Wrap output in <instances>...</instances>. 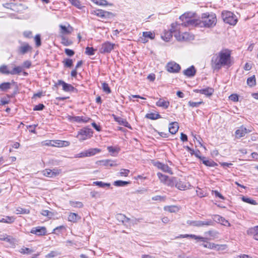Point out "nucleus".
I'll list each match as a JSON object with an SVG mask.
<instances>
[{"instance_id": "obj_1", "label": "nucleus", "mask_w": 258, "mask_h": 258, "mask_svg": "<svg viewBox=\"0 0 258 258\" xmlns=\"http://www.w3.org/2000/svg\"><path fill=\"white\" fill-rule=\"evenodd\" d=\"M231 64V53L227 50L214 54L211 58V66L214 71H219L222 68H229Z\"/></svg>"}, {"instance_id": "obj_2", "label": "nucleus", "mask_w": 258, "mask_h": 258, "mask_svg": "<svg viewBox=\"0 0 258 258\" xmlns=\"http://www.w3.org/2000/svg\"><path fill=\"white\" fill-rule=\"evenodd\" d=\"M217 18L215 14H209L208 13H204L202 15V20H201V27H211L215 26L216 24Z\"/></svg>"}, {"instance_id": "obj_3", "label": "nucleus", "mask_w": 258, "mask_h": 258, "mask_svg": "<svg viewBox=\"0 0 258 258\" xmlns=\"http://www.w3.org/2000/svg\"><path fill=\"white\" fill-rule=\"evenodd\" d=\"M222 17L225 23L231 25H235L237 22L236 16L230 11L222 12Z\"/></svg>"}, {"instance_id": "obj_4", "label": "nucleus", "mask_w": 258, "mask_h": 258, "mask_svg": "<svg viewBox=\"0 0 258 258\" xmlns=\"http://www.w3.org/2000/svg\"><path fill=\"white\" fill-rule=\"evenodd\" d=\"M186 223L188 225L194 227L214 226V222L211 219H208L205 221L188 220Z\"/></svg>"}, {"instance_id": "obj_5", "label": "nucleus", "mask_w": 258, "mask_h": 258, "mask_svg": "<svg viewBox=\"0 0 258 258\" xmlns=\"http://www.w3.org/2000/svg\"><path fill=\"white\" fill-rule=\"evenodd\" d=\"M93 132L91 128L85 127L78 132L77 138L80 141H83L92 136Z\"/></svg>"}, {"instance_id": "obj_6", "label": "nucleus", "mask_w": 258, "mask_h": 258, "mask_svg": "<svg viewBox=\"0 0 258 258\" xmlns=\"http://www.w3.org/2000/svg\"><path fill=\"white\" fill-rule=\"evenodd\" d=\"M165 68L167 72L173 74L179 73L181 70L180 65L173 61L168 62Z\"/></svg>"}, {"instance_id": "obj_7", "label": "nucleus", "mask_w": 258, "mask_h": 258, "mask_svg": "<svg viewBox=\"0 0 258 258\" xmlns=\"http://www.w3.org/2000/svg\"><path fill=\"white\" fill-rule=\"evenodd\" d=\"M58 85H61L62 90L65 92H74L77 90V89L71 84H68L61 80H58L54 86L56 87Z\"/></svg>"}, {"instance_id": "obj_8", "label": "nucleus", "mask_w": 258, "mask_h": 258, "mask_svg": "<svg viewBox=\"0 0 258 258\" xmlns=\"http://www.w3.org/2000/svg\"><path fill=\"white\" fill-rule=\"evenodd\" d=\"M115 46V44L106 41L102 44L99 51L101 53H110L114 49Z\"/></svg>"}, {"instance_id": "obj_9", "label": "nucleus", "mask_w": 258, "mask_h": 258, "mask_svg": "<svg viewBox=\"0 0 258 258\" xmlns=\"http://www.w3.org/2000/svg\"><path fill=\"white\" fill-rule=\"evenodd\" d=\"M43 175L48 177H54L60 173V170L54 168L52 170L50 169H45L42 171Z\"/></svg>"}, {"instance_id": "obj_10", "label": "nucleus", "mask_w": 258, "mask_h": 258, "mask_svg": "<svg viewBox=\"0 0 258 258\" xmlns=\"http://www.w3.org/2000/svg\"><path fill=\"white\" fill-rule=\"evenodd\" d=\"M212 221L215 223H220L221 224L225 226H230L231 224L229 222V221L226 220L224 217L218 215H213V218Z\"/></svg>"}, {"instance_id": "obj_11", "label": "nucleus", "mask_w": 258, "mask_h": 258, "mask_svg": "<svg viewBox=\"0 0 258 258\" xmlns=\"http://www.w3.org/2000/svg\"><path fill=\"white\" fill-rule=\"evenodd\" d=\"M182 25L185 27L199 26L201 27V20L195 18L189 19L182 23Z\"/></svg>"}, {"instance_id": "obj_12", "label": "nucleus", "mask_w": 258, "mask_h": 258, "mask_svg": "<svg viewBox=\"0 0 258 258\" xmlns=\"http://www.w3.org/2000/svg\"><path fill=\"white\" fill-rule=\"evenodd\" d=\"M30 233L38 236H42L46 234L47 231L45 227L38 226L33 227L31 230Z\"/></svg>"}, {"instance_id": "obj_13", "label": "nucleus", "mask_w": 258, "mask_h": 258, "mask_svg": "<svg viewBox=\"0 0 258 258\" xmlns=\"http://www.w3.org/2000/svg\"><path fill=\"white\" fill-rule=\"evenodd\" d=\"M154 165L157 167L158 169L162 170L165 172L168 173L170 174H172L173 173L170 168L166 164H164L160 162H156L154 163Z\"/></svg>"}, {"instance_id": "obj_14", "label": "nucleus", "mask_w": 258, "mask_h": 258, "mask_svg": "<svg viewBox=\"0 0 258 258\" xmlns=\"http://www.w3.org/2000/svg\"><path fill=\"white\" fill-rule=\"evenodd\" d=\"M96 164L97 165H102L106 167H113V166H116L117 164L115 163V161L109 160V159H106V160H99L96 162Z\"/></svg>"}, {"instance_id": "obj_15", "label": "nucleus", "mask_w": 258, "mask_h": 258, "mask_svg": "<svg viewBox=\"0 0 258 258\" xmlns=\"http://www.w3.org/2000/svg\"><path fill=\"white\" fill-rule=\"evenodd\" d=\"M251 131L247 129L243 126H241L239 129L235 132V135L237 138H240L244 137L245 134L250 133Z\"/></svg>"}, {"instance_id": "obj_16", "label": "nucleus", "mask_w": 258, "mask_h": 258, "mask_svg": "<svg viewBox=\"0 0 258 258\" xmlns=\"http://www.w3.org/2000/svg\"><path fill=\"white\" fill-rule=\"evenodd\" d=\"M194 91L196 93L204 94L207 96H210L213 94L214 89L212 88L208 87L203 89H197Z\"/></svg>"}, {"instance_id": "obj_17", "label": "nucleus", "mask_w": 258, "mask_h": 258, "mask_svg": "<svg viewBox=\"0 0 258 258\" xmlns=\"http://www.w3.org/2000/svg\"><path fill=\"white\" fill-rule=\"evenodd\" d=\"M196 73V70L194 66H190L189 68L185 70L183 72V74L188 77H192L195 75Z\"/></svg>"}, {"instance_id": "obj_18", "label": "nucleus", "mask_w": 258, "mask_h": 258, "mask_svg": "<svg viewBox=\"0 0 258 258\" xmlns=\"http://www.w3.org/2000/svg\"><path fill=\"white\" fill-rule=\"evenodd\" d=\"M114 120L117 122L119 124L122 125L129 128H131V126L128 122L126 120L120 117L116 116L113 115Z\"/></svg>"}, {"instance_id": "obj_19", "label": "nucleus", "mask_w": 258, "mask_h": 258, "mask_svg": "<svg viewBox=\"0 0 258 258\" xmlns=\"http://www.w3.org/2000/svg\"><path fill=\"white\" fill-rule=\"evenodd\" d=\"M71 120L77 122H87L90 118L88 117L83 116H70Z\"/></svg>"}, {"instance_id": "obj_20", "label": "nucleus", "mask_w": 258, "mask_h": 258, "mask_svg": "<svg viewBox=\"0 0 258 258\" xmlns=\"http://www.w3.org/2000/svg\"><path fill=\"white\" fill-rule=\"evenodd\" d=\"M115 217L118 221L121 222L124 225L131 221L130 218L126 217L124 215L122 214H116Z\"/></svg>"}, {"instance_id": "obj_21", "label": "nucleus", "mask_w": 258, "mask_h": 258, "mask_svg": "<svg viewBox=\"0 0 258 258\" xmlns=\"http://www.w3.org/2000/svg\"><path fill=\"white\" fill-rule=\"evenodd\" d=\"M156 105L164 109H167L169 107L170 103L168 101H166L163 98H160L156 103Z\"/></svg>"}, {"instance_id": "obj_22", "label": "nucleus", "mask_w": 258, "mask_h": 258, "mask_svg": "<svg viewBox=\"0 0 258 258\" xmlns=\"http://www.w3.org/2000/svg\"><path fill=\"white\" fill-rule=\"evenodd\" d=\"M179 126L177 122H173L169 124V132L171 134H175L178 131Z\"/></svg>"}, {"instance_id": "obj_23", "label": "nucleus", "mask_w": 258, "mask_h": 258, "mask_svg": "<svg viewBox=\"0 0 258 258\" xmlns=\"http://www.w3.org/2000/svg\"><path fill=\"white\" fill-rule=\"evenodd\" d=\"M201 161H202L203 163L207 166L215 167L218 165V164L213 160L212 159H207L205 157H202Z\"/></svg>"}, {"instance_id": "obj_24", "label": "nucleus", "mask_w": 258, "mask_h": 258, "mask_svg": "<svg viewBox=\"0 0 258 258\" xmlns=\"http://www.w3.org/2000/svg\"><path fill=\"white\" fill-rule=\"evenodd\" d=\"M31 49V46L28 43H25L23 45L19 47L18 51L19 53L24 54Z\"/></svg>"}, {"instance_id": "obj_25", "label": "nucleus", "mask_w": 258, "mask_h": 258, "mask_svg": "<svg viewBox=\"0 0 258 258\" xmlns=\"http://www.w3.org/2000/svg\"><path fill=\"white\" fill-rule=\"evenodd\" d=\"M194 15L195 14L191 12L185 13L179 17V19L183 23L186 20L193 18Z\"/></svg>"}, {"instance_id": "obj_26", "label": "nucleus", "mask_w": 258, "mask_h": 258, "mask_svg": "<svg viewBox=\"0 0 258 258\" xmlns=\"http://www.w3.org/2000/svg\"><path fill=\"white\" fill-rule=\"evenodd\" d=\"M59 27L61 29V33L63 34H70L73 30V27H71L70 25H68V27L62 25H60Z\"/></svg>"}, {"instance_id": "obj_27", "label": "nucleus", "mask_w": 258, "mask_h": 258, "mask_svg": "<svg viewBox=\"0 0 258 258\" xmlns=\"http://www.w3.org/2000/svg\"><path fill=\"white\" fill-rule=\"evenodd\" d=\"M80 219L81 217L79 216L77 214L74 213H70L68 217V220L74 223L77 222Z\"/></svg>"}, {"instance_id": "obj_28", "label": "nucleus", "mask_w": 258, "mask_h": 258, "mask_svg": "<svg viewBox=\"0 0 258 258\" xmlns=\"http://www.w3.org/2000/svg\"><path fill=\"white\" fill-rule=\"evenodd\" d=\"M15 218L13 216H5L4 218H0V222L11 224L14 222Z\"/></svg>"}, {"instance_id": "obj_29", "label": "nucleus", "mask_w": 258, "mask_h": 258, "mask_svg": "<svg viewBox=\"0 0 258 258\" xmlns=\"http://www.w3.org/2000/svg\"><path fill=\"white\" fill-rule=\"evenodd\" d=\"M205 248H208L209 249H219L220 247V245L218 244H216L214 243H211L207 242L206 243H203L201 244Z\"/></svg>"}, {"instance_id": "obj_30", "label": "nucleus", "mask_w": 258, "mask_h": 258, "mask_svg": "<svg viewBox=\"0 0 258 258\" xmlns=\"http://www.w3.org/2000/svg\"><path fill=\"white\" fill-rule=\"evenodd\" d=\"M86 151L87 152L88 157L95 155L101 152V150L98 148H91Z\"/></svg>"}, {"instance_id": "obj_31", "label": "nucleus", "mask_w": 258, "mask_h": 258, "mask_svg": "<svg viewBox=\"0 0 258 258\" xmlns=\"http://www.w3.org/2000/svg\"><path fill=\"white\" fill-rule=\"evenodd\" d=\"M177 179L175 177H168L165 184L168 186L173 187L175 186Z\"/></svg>"}, {"instance_id": "obj_32", "label": "nucleus", "mask_w": 258, "mask_h": 258, "mask_svg": "<svg viewBox=\"0 0 258 258\" xmlns=\"http://www.w3.org/2000/svg\"><path fill=\"white\" fill-rule=\"evenodd\" d=\"M145 117L151 120H155L161 118V116L158 113H150L146 114Z\"/></svg>"}, {"instance_id": "obj_33", "label": "nucleus", "mask_w": 258, "mask_h": 258, "mask_svg": "<svg viewBox=\"0 0 258 258\" xmlns=\"http://www.w3.org/2000/svg\"><path fill=\"white\" fill-rule=\"evenodd\" d=\"M11 83L10 82H4L0 84V90L1 91H7L11 88Z\"/></svg>"}, {"instance_id": "obj_34", "label": "nucleus", "mask_w": 258, "mask_h": 258, "mask_svg": "<svg viewBox=\"0 0 258 258\" xmlns=\"http://www.w3.org/2000/svg\"><path fill=\"white\" fill-rule=\"evenodd\" d=\"M247 84L250 87H253L256 85V79L254 75L249 77L247 79Z\"/></svg>"}, {"instance_id": "obj_35", "label": "nucleus", "mask_w": 258, "mask_h": 258, "mask_svg": "<svg viewBox=\"0 0 258 258\" xmlns=\"http://www.w3.org/2000/svg\"><path fill=\"white\" fill-rule=\"evenodd\" d=\"M92 2H93L95 4L99 5V6H112V4H108L107 1L106 0H91Z\"/></svg>"}, {"instance_id": "obj_36", "label": "nucleus", "mask_w": 258, "mask_h": 258, "mask_svg": "<svg viewBox=\"0 0 258 258\" xmlns=\"http://www.w3.org/2000/svg\"><path fill=\"white\" fill-rule=\"evenodd\" d=\"M157 176L159 178V179H160L161 182H162L165 184L169 177L166 175H164V174L160 173V172L157 173Z\"/></svg>"}, {"instance_id": "obj_37", "label": "nucleus", "mask_w": 258, "mask_h": 258, "mask_svg": "<svg viewBox=\"0 0 258 258\" xmlns=\"http://www.w3.org/2000/svg\"><path fill=\"white\" fill-rule=\"evenodd\" d=\"M130 183V181L116 180L114 182V185L116 186H125Z\"/></svg>"}, {"instance_id": "obj_38", "label": "nucleus", "mask_w": 258, "mask_h": 258, "mask_svg": "<svg viewBox=\"0 0 258 258\" xmlns=\"http://www.w3.org/2000/svg\"><path fill=\"white\" fill-rule=\"evenodd\" d=\"M64 67L71 68L73 65V61L72 59L66 58L62 61Z\"/></svg>"}, {"instance_id": "obj_39", "label": "nucleus", "mask_w": 258, "mask_h": 258, "mask_svg": "<svg viewBox=\"0 0 258 258\" xmlns=\"http://www.w3.org/2000/svg\"><path fill=\"white\" fill-rule=\"evenodd\" d=\"M175 186L178 189L180 190H185L186 187V186L181 181H178L177 179L176 180Z\"/></svg>"}, {"instance_id": "obj_40", "label": "nucleus", "mask_w": 258, "mask_h": 258, "mask_svg": "<svg viewBox=\"0 0 258 258\" xmlns=\"http://www.w3.org/2000/svg\"><path fill=\"white\" fill-rule=\"evenodd\" d=\"M22 72V68L20 66L16 67L11 71V75H19Z\"/></svg>"}, {"instance_id": "obj_41", "label": "nucleus", "mask_w": 258, "mask_h": 258, "mask_svg": "<svg viewBox=\"0 0 258 258\" xmlns=\"http://www.w3.org/2000/svg\"><path fill=\"white\" fill-rule=\"evenodd\" d=\"M241 199H242V201H243L244 202H245L246 203H248V204H249L251 205H257V203L255 201H254L251 199H250L249 198H247L246 197L243 196L242 197Z\"/></svg>"}, {"instance_id": "obj_42", "label": "nucleus", "mask_w": 258, "mask_h": 258, "mask_svg": "<svg viewBox=\"0 0 258 258\" xmlns=\"http://www.w3.org/2000/svg\"><path fill=\"white\" fill-rule=\"evenodd\" d=\"M3 6L7 9H9L12 10H15V8L17 6V5L14 3L11 2L3 4Z\"/></svg>"}, {"instance_id": "obj_43", "label": "nucleus", "mask_w": 258, "mask_h": 258, "mask_svg": "<svg viewBox=\"0 0 258 258\" xmlns=\"http://www.w3.org/2000/svg\"><path fill=\"white\" fill-rule=\"evenodd\" d=\"M162 38L165 41L168 42L172 37V32H167L165 33L164 35L161 36Z\"/></svg>"}, {"instance_id": "obj_44", "label": "nucleus", "mask_w": 258, "mask_h": 258, "mask_svg": "<svg viewBox=\"0 0 258 258\" xmlns=\"http://www.w3.org/2000/svg\"><path fill=\"white\" fill-rule=\"evenodd\" d=\"M16 211L17 214H28L30 213L29 210L20 207L18 208Z\"/></svg>"}, {"instance_id": "obj_45", "label": "nucleus", "mask_w": 258, "mask_h": 258, "mask_svg": "<svg viewBox=\"0 0 258 258\" xmlns=\"http://www.w3.org/2000/svg\"><path fill=\"white\" fill-rule=\"evenodd\" d=\"M102 88L104 92L107 94L111 93V89L109 87L108 84L106 82L102 83Z\"/></svg>"}, {"instance_id": "obj_46", "label": "nucleus", "mask_w": 258, "mask_h": 258, "mask_svg": "<svg viewBox=\"0 0 258 258\" xmlns=\"http://www.w3.org/2000/svg\"><path fill=\"white\" fill-rule=\"evenodd\" d=\"M104 10H96L92 12V14H94L99 17L103 18L104 15Z\"/></svg>"}, {"instance_id": "obj_47", "label": "nucleus", "mask_w": 258, "mask_h": 258, "mask_svg": "<svg viewBox=\"0 0 258 258\" xmlns=\"http://www.w3.org/2000/svg\"><path fill=\"white\" fill-rule=\"evenodd\" d=\"M93 185L98 186L100 187H104L105 186L109 187L110 186V183H104L101 181H94L93 182Z\"/></svg>"}, {"instance_id": "obj_48", "label": "nucleus", "mask_w": 258, "mask_h": 258, "mask_svg": "<svg viewBox=\"0 0 258 258\" xmlns=\"http://www.w3.org/2000/svg\"><path fill=\"white\" fill-rule=\"evenodd\" d=\"M41 214L43 216H46L48 218H51V217L54 216L53 213L47 210H42V211L41 212Z\"/></svg>"}, {"instance_id": "obj_49", "label": "nucleus", "mask_w": 258, "mask_h": 258, "mask_svg": "<svg viewBox=\"0 0 258 258\" xmlns=\"http://www.w3.org/2000/svg\"><path fill=\"white\" fill-rule=\"evenodd\" d=\"M115 15L112 12L104 11L103 19L108 20L112 18Z\"/></svg>"}, {"instance_id": "obj_50", "label": "nucleus", "mask_w": 258, "mask_h": 258, "mask_svg": "<svg viewBox=\"0 0 258 258\" xmlns=\"http://www.w3.org/2000/svg\"><path fill=\"white\" fill-rule=\"evenodd\" d=\"M0 72L3 74H11V71L8 70V67L6 65H3L0 67Z\"/></svg>"}, {"instance_id": "obj_51", "label": "nucleus", "mask_w": 258, "mask_h": 258, "mask_svg": "<svg viewBox=\"0 0 258 258\" xmlns=\"http://www.w3.org/2000/svg\"><path fill=\"white\" fill-rule=\"evenodd\" d=\"M96 50L93 47L87 46L86 48L85 53L88 55H92L95 54V51Z\"/></svg>"}, {"instance_id": "obj_52", "label": "nucleus", "mask_w": 258, "mask_h": 258, "mask_svg": "<svg viewBox=\"0 0 258 258\" xmlns=\"http://www.w3.org/2000/svg\"><path fill=\"white\" fill-rule=\"evenodd\" d=\"M143 36L145 38H149L151 39H153L155 37V34L150 31L144 32L143 33Z\"/></svg>"}, {"instance_id": "obj_53", "label": "nucleus", "mask_w": 258, "mask_h": 258, "mask_svg": "<svg viewBox=\"0 0 258 258\" xmlns=\"http://www.w3.org/2000/svg\"><path fill=\"white\" fill-rule=\"evenodd\" d=\"M35 44L37 47H39L41 45V36L40 34H37L34 37Z\"/></svg>"}, {"instance_id": "obj_54", "label": "nucleus", "mask_w": 258, "mask_h": 258, "mask_svg": "<svg viewBox=\"0 0 258 258\" xmlns=\"http://www.w3.org/2000/svg\"><path fill=\"white\" fill-rule=\"evenodd\" d=\"M205 234H208L210 236L213 238H216L219 235V232L215 230H209L205 232Z\"/></svg>"}, {"instance_id": "obj_55", "label": "nucleus", "mask_w": 258, "mask_h": 258, "mask_svg": "<svg viewBox=\"0 0 258 258\" xmlns=\"http://www.w3.org/2000/svg\"><path fill=\"white\" fill-rule=\"evenodd\" d=\"M71 4L78 9L82 8V5L79 0H69Z\"/></svg>"}, {"instance_id": "obj_56", "label": "nucleus", "mask_w": 258, "mask_h": 258, "mask_svg": "<svg viewBox=\"0 0 258 258\" xmlns=\"http://www.w3.org/2000/svg\"><path fill=\"white\" fill-rule=\"evenodd\" d=\"M20 252L23 254H30L33 252V250L27 247H23L21 249Z\"/></svg>"}, {"instance_id": "obj_57", "label": "nucleus", "mask_w": 258, "mask_h": 258, "mask_svg": "<svg viewBox=\"0 0 258 258\" xmlns=\"http://www.w3.org/2000/svg\"><path fill=\"white\" fill-rule=\"evenodd\" d=\"M203 102H192V101H189L188 102V104L189 106L192 107H198L200 104H202Z\"/></svg>"}, {"instance_id": "obj_58", "label": "nucleus", "mask_w": 258, "mask_h": 258, "mask_svg": "<svg viewBox=\"0 0 258 258\" xmlns=\"http://www.w3.org/2000/svg\"><path fill=\"white\" fill-rule=\"evenodd\" d=\"M62 44H63L64 46H69L72 44V42L71 40H68L65 37H63L62 38Z\"/></svg>"}, {"instance_id": "obj_59", "label": "nucleus", "mask_w": 258, "mask_h": 258, "mask_svg": "<svg viewBox=\"0 0 258 258\" xmlns=\"http://www.w3.org/2000/svg\"><path fill=\"white\" fill-rule=\"evenodd\" d=\"M45 107V106L41 103H40L37 105H35L33 108V110L34 111H40L42 110Z\"/></svg>"}, {"instance_id": "obj_60", "label": "nucleus", "mask_w": 258, "mask_h": 258, "mask_svg": "<svg viewBox=\"0 0 258 258\" xmlns=\"http://www.w3.org/2000/svg\"><path fill=\"white\" fill-rule=\"evenodd\" d=\"M58 254V252L55 251H51L48 253L45 257L47 258H52L56 256Z\"/></svg>"}, {"instance_id": "obj_61", "label": "nucleus", "mask_w": 258, "mask_h": 258, "mask_svg": "<svg viewBox=\"0 0 258 258\" xmlns=\"http://www.w3.org/2000/svg\"><path fill=\"white\" fill-rule=\"evenodd\" d=\"M64 52L69 56H72L75 54V52L73 50L69 48H65Z\"/></svg>"}, {"instance_id": "obj_62", "label": "nucleus", "mask_w": 258, "mask_h": 258, "mask_svg": "<svg viewBox=\"0 0 258 258\" xmlns=\"http://www.w3.org/2000/svg\"><path fill=\"white\" fill-rule=\"evenodd\" d=\"M130 173V170L125 169H121L119 172L121 176H127Z\"/></svg>"}, {"instance_id": "obj_63", "label": "nucleus", "mask_w": 258, "mask_h": 258, "mask_svg": "<svg viewBox=\"0 0 258 258\" xmlns=\"http://www.w3.org/2000/svg\"><path fill=\"white\" fill-rule=\"evenodd\" d=\"M23 35L26 38H30L32 37V33L30 31H26L24 32Z\"/></svg>"}, {"instance_id": "obj_64", "label": "nucleus", "mask_w": 258, "mask_h": 258, "mask_svg": "<svg viewBox=\"0 0 258 258\" xmlns=\"http://www.w3.org/2000/svg\"><path fill=\"white\" fill-rule=\"evenodd\" d=\"M31 66V62L29 60H26L23 63V67L24 68L29 69Z\"/></svg>"}]
</instances>
